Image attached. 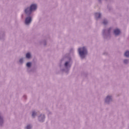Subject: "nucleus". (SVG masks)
<instances>
[{
  "label": "nucleus",
  "instance_id": "obj_1",
  "mask_svg": "<svg viewBox=\"0 0 129 129\" xmlns=\"http://www.w3.org/2000/svg\"><path fill=\"white\" fill-rule=\"evenodd\" d=\"M36 10H37V5L36 4H32L31 5L30 8H27L25 12L27 15H30V14H32V12L36 11Z\"/></svg>",
  "mask_w": 129,
  "mask_h": 129
},
{
  "label": "nucleus",
  "instance_id": "obj_2",
  "mask_svg": "<svg viewBox=\"0 0 129 129\" xmlns=\"http://www.w3.org/2000/svg\"><path fill=\"white\" fill-rule=\"evenodd\" d=\"M79 53L80 54V57L83 58L85 57V55L87 54V50L85 47L80 48L78 49Z\"/></svg>",
  "mask_w": 129,
  "mask_h": 129
},
{
  "label": "nucleus",
  "instance_id": "obj_3",
  "mask_svg": "<svg viewBox=\"0 0 129 129\" xmlns=\"http://www.w3.org/2000/svg\"><path fill=\"white\" fill-rule=\"evenodd\" d=\"M32 22V18L31 17H28L25 19V24L26 25H29L30 23Z\"/></svg>",
  "mask_w": 129,
  "mask_h": 129
},
{
  "label": "nucleus",
  "instance_id": "obj_4",
  "mask_svg": "<svg viewBox=\"0 0 129 129\" xmlns=\"http://www.w3.org/2000/svg\"><path fill=\"white\" fill-rule=\"evenodd\" d=\"M114 33L115 36H118L120 34V30L118 29H116L114 30Z\"/></svg>",
  "mask_w": 129,
  "mask_h": 129
},
{
  "label": "nucleus",
  "instance_id": "obj_5",
  "mask_svg": "<svg viewBox=\"0 0 129 129\" xmlns=\"http://www.w3.org/2000/svg\"><path fill=\"white\" fill-rule=\"evenodd\" d=\"M111 100V97L108 96L106 98L105 102H107V101H109Z\"/></svg>",
  "mask_w": 129,
  "mask_h": 129
},
{
  "label": "nucleus",
  "instance_id": "obj_6",
  "mask_svg": "<svg viewBox=\"0 0 129 129\" xmlns=\"http://www.w3.org/2000/svg\"><path fill=\"white\" fill-rule=\"evenodd\" d=\"M101 16V14L100 13H96L95 14V17L97 18V19H99V18H100Z\"/></svg>",
  "mask_w": 129,
  "mask_h": 129
},
{
  "label": "nucleus",
  "instance_id": "obj_7",
  "mask_svg": "<svg viewBox=\"0 0 129 129\" xmlns=\"http://www.w3.org/2000/svg\"><path fill=\"white\" fill-rule=\"evenodd\" d=\"M124 56H125V57H129V51H127L125 52Z\"/></svg>",
  "mask_w": 129,
  "mask_h": 129
},
{
  "label": "nucleus",
  "instance_id": "obj_8",
  "mask_svg": "<svg viewBox=\"0 0 129 129\" xmlns=\"http://www.w3.org/2000/svg\"><path fill=\"white\" fill-rule=\"evenodd\" d=\"M39 118L40 121H43L44 120V119H45V115H43L42 118L41 117V116H40ZM41 118H42V120H41Z\"/></svg>",
  "mask_w": 129,
  "mask_h": 129
},
{
  "label": "nucleus",
  "instance_id": "obj_9",
  "mask_svg": "<svg viewBox=\"0 0 129 129\" xmlns=\"http://www.w3.org/2000/svg\"><path fill=\"white\" fill-rule=\"evenodd\" d=\"M26 58H31V54L30 53H27L26 55Z\"/></svg>",
  "mask_w": 129,
  "mask_h": 129
},
{
  "label": "nucleus",
  "instance_id": "obj_10",
  "mask_svg": "<svg viewBox=\"0 0 129 129\" xmlns=\"http://www.w3.org/2000/svg\"><path fill=\"white\" fill-rule=\"evenodd\" d=\"M4 122V120L3 119V117L2 116H0V124L3 123Z\"/></svg>",
  "mask_w": 129,
  "mask_h": 129
},
{
  "label": "nucleus",
  "instance_id": "obj_11",
  "mask_svg": "<svg viewBox=\"0 0 129 129\" xmlns=\"http://www.w3.org/2000/svg\"><path fill=\"white\" fill-rule=\"evenodd\" d=\"M31 62H27L26 64V66L27 67H31Z\"/></svg>",
  "mask_w": 129,
  "mask_h": 129
},
{
  "label": "nucleus",
  "instance_id": "obj_12",
  "mask_svg": "<svg viewBox=\"0 0 129 129\" xmlns=\"http://www.w3.org/2000/svg\"><path fill=\"white\" fill-rule=\"evenodd\" d=\"M124 63L125 64H127V63H128V60H127V59L124 60Z\"/></svg>",
  "mask_w": 129,
  "mask_h": 129
},
{
  "label": "nucleus",
  "instance_id": "obj_13",
  "mask_svg": "<svg viewBox=\"0 0 129 129\" xmlns=\"http://www.w3.org/2000/svg\"><path fill=\"white\" fill-rule=\"evenodd\" d=\"M103 24L104 25H106L107 24V21L106 20H104L103 22Z\"/></svg>",
  "mask_w": 129,
  "mask_h": 129
},
{
  "label": "nucleus",
  "instance_id": "obj_14",
  "mask_svg": "<svg viewBox=\"0 0 129 129\" xmlns=\"http://www.w3.org/2000/svg\"><path fill=\"white\" fill-rule=\"evenodd\" d=\"M32 127V126H31V125H28L26 126V129H30Z\"/></svg>",
  "mask_w": 129,
  "mask_h": 129
},
{
  "label": "nucleus",
  "instance_id": "obj_15",
  "mask_svg": "<svg viewBox=\"0 0 129 129\" xmlns=\"http://www.w3.org/2000/svg\"><path fill=\"white\" fill-rule=\"evenodd\" d=\"M32 115L33 117H35V116L36 115V113L35 112H33Z\"/></svg>",
  "mask_w": 129,
  "mask_h": 129
},
{
  "label": "nucleus",
  "instance_id": "obj_16",
  "mask_svg": "<svg viewBox=\"0 0 129 129\" xmlns=\"http://www.w3.org/2000/svg\"><path fill=\"white\" fill-rule=\"evenodd\" d=\"M19 62L20 63H23V58L20 59V60H19Z\"/></svg>",
  "mask_w": 129,
  "mask_h": 129
},
{
  "label": "nucleus",
  "instance_id": "obj_17",
  "mask_svg": "<svg viewBox=\"0 0 129 129\" xmlns=\"http://www.w3.org/2000/svg\"><path fill=\"white\" fill-rule=\"evenodd\" d=\"M69 63L68 62H66V63H65V66L66 67H67V66H68V64H69Z\"/></svg>",
  "mask_w": 129,
  "mask_h": 129
}]
</instances>
